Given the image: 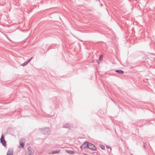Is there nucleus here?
Instances as JSON below:
<instances>
[{"label": "nucleus", "mask_w": 155, "mask_h": 155, "mask_svg": "<svg viewBox=\"0 0 155 155\" xmlns=\"http://www.w3.org/2000/svg\"><path fill=\"white\" fill-rule=\"evenodd\" d=\"M27 64H28V63H27V62H24L22 64H21V66H25Z\"/></svg>", "instance_id": "obj_13"}, {"label": "nucleus", "mask_w": 155, "mask_h": 155, "mask_svg": "<svg viewBox=\"0 0 155 155\" xmlns=\"http://www.w3.org/2000/svg\"><path fill=\"white\" fill-rule=\"evenodd\" d=\"M101 6H102V4H101Z\"/></svg>", "instance_id": "obj_20"}, {"label": "nucleus", "mask_w": 155, "mask_h": 155, "mask_svg": "<svg viewBox=\"0 0 155 155\" xmlns=\"http://www.w3.org/2000/svg\"><path fill=\"white\" fill-rule=\"evenodd\" d=\"M143 146L144 147V148L145 149H146V146H145V143L144 142H143Z\"/></svg>", "instance_id": "obj_17"}, {"label": "nucleus", "mask_w": 155, "mask_h": 155, "mask_svg": "<svg viewBox=\"0 0 155 155\" xmlns=\"http://www.w3.org/2000/svg\"><path fill=\"white\" fill-rule=\"evenodd\" d=\"M89 142L87 141H86L85 142H84V143H83L82 145V147H83L84 148H88V143H89Z\"/></svg>", "instance_id": "obj_5"}, {"label": "nucleus", "mask_w": 155, "mask_h": 155, "mask_svg": "<svg viewBox=\"0 0 155 155\" xmlns=\"http://www.w3.org/2000/svg\"><path fill=\"white\" fill-rule=\"evenodd\" d=\"M80 148H81V149H82V148H84V147H82V145H81V146H80Z\"/></svg>", "instance_id": "obj_18"}, {"label": "nucleus", "mask_w": 155, "mask_h": 155, "mask_svg": "<svg viewBox=\"0 0 155 155\" xmlns=\"http://www.w3.org/2000/svg\"><path fill=\"white\" fill-rule=\"evenodd\" d=\"M66 152L70 154H72L74 153V152L73 150H67Z\"/></svg>", "instance_id": "obj_11"}, {"label": "nucleus", "mask_w": 155, "mask_h": 155, "mask_svg": "<svg viewBox=\"0 0 155 155\" xmlns=\"http://www.w3.org/2000/svg\"><path fill=\"white\" fill-rule=\"evenodd\" d=\"M63 128H66L70 130L71 129V127L67 123L64 126H63Z\"/></svg>", "instance_id": "obj_7"}, {"label": "nucleus", "mask_w": 155, "mask_h": 155, "mask_svg": "<svg viewBox=\"0 0 155 155\" xmlns=\"http://www.w3.org/2000/svg\"><path fill=\"white\" fill-rule=\"evenodd\" d=\"M34 152V150L31 147H28L25 155H33Z\"/></svg>", "instance_id": "obj_2"}, {"label": "nucleus", "mask_w": 155, "mask_h": 155, "mask_svg": "<svg viewBox=\"0 0 155 155\" xmlns=\"http://www.w3.org/2000/svg\"><path fill=\"white\" fill-rule=\"evenodd\" d=\"M101 149L103 150H104L105 149V147L104 145H102L101 147Z\"/></svg>", "instance_id": "obj_15"}, {"label": "nucleus", "mask_w": 155, "mask_h": 155, "mask_svg": "<svg viewBox=\"0 0 155 155\" xmlns=\"http://www.w3.org/2000/svg\"><path fill=\"white\" fill-rule=\"evenodd\" d=\"M60 150H53L52 151L51 154H54L55 153H59L60 152Z\"/></svg>", "instance_id": "obj_8"}, {"label": "nucleus", "mask_w": 155, "mask_h": 155, "mask_svg": "<svg viewBox=\"0 0 155 155\" xmlns=\"http://www.w3.org/2000/svg\"><path fill=\"white\" fill-rule=\"evenodd\" d=\"M13 152L12 150L11 149H9L8 151L7 155H13Z\"/></svg>", "instance_id": "obj_6"}, {"label": "nucleus", "mask_w": 155, "mask_h": 155, "mask_svg": "<svg viewBox=\"0 0 155 155\" xmlns=\"http://www.w3.org/2000/svg\"><path fill=\"white\" fill-rule=\"evenodd\" d=\"M33 58V57H32L28 61H26V62H27V63L28 64V63H29L31 60Z\"/></svg>", "instance_id": "obj_14"}, {"label": "nucleus", "mask_w": 155, "mask_h": 155, "mask_svg": "<svg viewBox=\"0 0 155 155\" xmlns=\"http://www.w3.org/2000/svg\"><path fill=\"white\" fill-rule=\"evenodd\" d=\"M103 58V57L102 56V55H101L98 59V61H100L101 59L102 60Z\"/></svg>", "instance_id": "obj_12"}, {"label": "nucleus", "mask_w": 155, "mask_h": 155, "mask_svg": "<svg viewBox=\"0 0 155 155\" xmlns=\"http://www.w3.org/2000/svg\"><path fill=\"white\" fill-rule=\"evenodd\" d=\"M6 35V37H7V38L8 39H9V38H8V37L7 36V35Z\"/></svg>", "instance_id": "obj_19"}, {"label": "nucleus", "mask_w": 155, "mask_h": 155, "mask_svg": "<svg viewBox=\"0 0 155 155\" xmlns=\"http://www.w3.org/2000/svg\"><path fill=\"white\" fill-rule=\"evenodd\" d=\"M88 148L92 151H94L96 150V148L95 146L91 143L89 142L88 143Z\"/></svg>", "instance_id": "obj_4"}, {"label": "nucleus", "mask_w": 155, "mask_h": 155, "mask_svg": "<svg viewBox=\"0 0 155 155\" xmlns=\"http://www.w3.org/2000/svg\"><path fill=\"white\" fill-rule=\"evenodd\" d=\"M131 155H133L132 154H131Z\"/></svg>", "instance_id": "obj_21"}, {"label": "nucleus", "mask_w": 155, "mask_h": 155, "mask_svg": "<svg viewBox=\"0 0 155 155\" xmlns=\"http://www.w3.org/2000/svg\"><path fill=\"white\" fill-rule=\"evenodd\" d=\"M106 147H107V148L110 149V150H111V148L108 145L107 146H106Z\"/></svg>", "instance_id": "obj_16"}, {"label": "nucleus", "mask_w": 155, "mask_h": 155, "mask_svg": "<svg viewBox=\"0 0 155 155\" xmlns=\"http://www.w3.org/2000/svg\"><path fill=\"white\" fill-rule=\"evenodd\" d=\"M0 142L4 147L6 146V142L5 139L4 135L3 134H2L0 138Z\"/></svg>", "instance_id": "obj_3"}, {"label": "nucleus", "mask_w": 155, "mask_h": 155, "mask_svg": "<svg viewBox=\"0 0 155 155\" xmlns=\"http://www.w3.org/2000/svg\"><path fill=\"white\" fill-rule=\"evenodd\" d=\"M115 71L120 74H123L124 73V71L122 70H116Z\"/></svg>", "instance_id": "obj_9"}, {"label": "nucleus", "mask_w": 155, "mask_h": 155, "mask_svg": "<svg viewBox=\"0 0 155 155\" xmlns=\"http://www.w3.org/2000/svg\"><path fill=\"white\" fill-rule=\"evenodd\" d=\"M39 130L42 134L44 135L48 134L50 133V128L48 127L40 128Z\"/></svg>", "instance_id": "obj_1"}, {"label": "nucleus", "mask_w": 155, "mask_h": 155, "mask_svg": "<svg viewBox=\"0 0 155 155\" xmlns=\"http://www.w3.org/2000/svg\"><path fill=\"white\" fill-rule=\"evenodd\" d=\"M20 145L19 146V147L20 148H23L24 147V143H21V141H20Z\"/></svg>", "instance_id": "obj_10"}]
</instances>
